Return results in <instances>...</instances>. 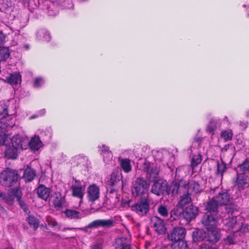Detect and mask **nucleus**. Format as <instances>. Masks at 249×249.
<instances>
[{"label": "nucleus", "instance_id": "f257e3e1", "mask_svg": "<svg viewBox=\"0 0 249 249\" xmlns=\"http://www.w3.org/2000/svg\"><path fill=\"white\" fill-rule=\"evenodd\" d=\"M19 178L18 170L6 168L0 173V185L5 188L12 187Z\"/></svg>", "mask_w": 249, "mask_h": 249}, {"label": "nucleus", "instance_id": "f03ea898", "mask_svg": "<svg viewBox=\"0 0 249 249\" xmlns=\"http://www.w3.org/2000/svg\"><path fill=\"white\" fill-rule=\"evenodd\" d=\"M149 188V183L142 177L137 178L133 182L131 192L135 197L148 196L147 194Z\"/></svg>", "mask_w": 249, "mask_h": 249}, {"label": "nucleus", "instance_id": "7ed1b4c3", "mask_svg": "<svg viewBox=\"0 0 249 249\" xmlns=\"http://www.w3.org/2000/svg\"><path fill=\"white\" fill-rule=\"evenodd\" d=\"M131 210L141 217L147 215L150 211L148 196L139 197L137 201L130 206Z\"/></svg>", "mask_w": 249, "mask_h": 249}, {"label": "nucleus", "instance_id": "20e7f679", "mask_svg": "<svg viewBox=\"0 0 249 249\" xmlns=\"http://www.w3.org/2000/svg\"><path fill=\"white\" fill-rule=\"evenodd\" d=\"M168 183L162 178H159L153 181L151 191L157 196L167 195Z\"/></svg>", "mask_w": 249, "mask_h": 249}, {"label": "nucleus", "instance_id": "39448f33", "mask_svg": "<svg viewBox=\"0 0 249 249\" xmlns=\"http://www.w3.org/2000/svg\"><path fill=\"white\" fill-rule=\"evenodd\" d=\"M11 142L9 144H6L4 154L5 157L9 160H15L18 155V149L21 146L20 140H18V142L14 141V139L11 140Z\"/></svg>", "mask_w": 249, "mask_h": 249}, {"label": "nucleus", "instance_id": "423d86ee", "mask_svg": "<svg viewBox=\"0 0 249 249\" xmlns=\"http://www.w3.org/2000/svg\"><path fill=\"white\" fill-rule=\"evenodd\" d=\"M143 170L149 181L159 179V169L156 164L146 161L143 164Z\"/></svg>", "mask_w": 249, "mask_h": 249}, {"label": "nucleus", "instance_id": "0eeeda50", "mask_svg": "<svg viewBox=\"0 0 249 249\" xmlns=\"http://www.w3.org/2000/svg\"><path fill=\"white\" fill-rule=\"evenodd\" d=\"M219 188L215 187L210 190L211 194H213L215 192H217V194L213 197L219 203L220 206H227L230 202L231 196L227 190H221L218 191Z\"/></svg>", "mask_w": 249, "mask_h": 249}, {"label": "nucleus", "instance_id": "6e6552de", "mask_svg": "<svg viewBox=\"0 0 249 249\" xmlns=\"http://www.w3.org/2000/svg\"><path fill=\"white\" fill-rule=\"evenodd\" d=\"M220 214L206 213L202 218L201 223L207 229H215L218 225Z\"/></svg>", "mask_w": 249, "mask_h": 249}, {"label": "nucleus", "instance_id": "1a4fd4ad", "mask_svg": "<svg viewBox=\"0 0 249 249\" xmlns=\"http://www.w3.org/2000/svg\"><path fill=\"white\" fill-rule=\"evenodd\" d=\"M186 234V229L182 227H176L168 233V239L172 242H175L183 240Z\"/></svg>", "mask_w": 249, "mask_h": 249}, {"label": "nucleus", "instance_id": "9d476101", "mask_svg": "<svg viewBox=\"0 0 249 249\" xmlns=\"http://www.w3.org/2000/svg\"><path fill=\"white\" fill-rule=\"evenodd\" d=\"M184 183L185 181L182 179L173 181L170 185L168 184L167 195L172 196L178 194H181L183 191H185Z\"/></svg>", "mask_w": 249, "mask_h": 249}, {"label": "nucleus", "instance_id": "9b49d317", "mask_svg": "<svg viewBox=\"0 0 249 249\" xmlns=\"http://www.w3.org/2000/svg\"><path fill=\"white\" fill-rule=\"evenodd\" d=\"M151 227L159 234L165 233L166 228L164 220L158 216H153L150 219Z\"/></svg>", "mask_w": 249, "mask_h": 249}, {"label": "nucleus", "instance_id": "f8f14e48", "mask_svg": "<svg viewBox=\"0 0 249 249\" xmlns=\"http://www.w3.org/2000/svg\"><path fill=\"white\" fill-rule=\"evenodd\" d=\"M23 194L21 188L18 187H14L9 190L6 195V203L8 205L12 206L14 203V199L17 200L20 197H22Z\"/></svg>", "mask_w": 249, "mask_h": 249}, {"label": "nucleus", "instance_id": "ddd939ff", "mask_svg": "<svg viewBox=\"0 0 249 249\" xmlns=\"http://www.w3.org/2000/svg\"><path fill=\"white\" fill-rule=\"evenodd\" d=\"M244 235V231L242 228L239 230L237 229L225 238L224 241L226 245H234L239 242Z\"/></svg>", "mask_w": 249, "mask_h": 249}, {"label": "nucleus", "instance_id": "4468645a", "mask_svg": "<svg viewBox=\"0 0 249 249\" xmlns=\"http://www.w3.org/2000/svg\"><path fill=\"white\" fill-rule=\"evenodd\" d=\"M87 197L89 202H94L99 198L100 189L95 184L89 186L87 191Z\"/></svg>", "mask_w": 249, "mask_h": 249}, {"label": "nucleus", "instance_id": "2eb2a0df", "mask_svg": "<svg viewBox=\"0 0 249 249\" xmlns=\"http://www.w3.org/2000/svg\"><path fill=\"white\" fill-rule=\"evenodd\" d=\"M235 185L239 191H243L249 186V176L240 173L236 174Z\"/></svg>", "mask_w": 249, "mask_h": 249}, {"label": "nucleus", "instance_id": "dca6fc26", "mask_svg": "<svg viewBox=\"0 0 249 249\" xmlns=\"http://www.w3.org/2000/svg\"><path fill=\"white\" fill-rule=\"evenodd\" d=\"M197 213V208L191 205L183 209L182 218L187 222H190L196 217Z\"/></svg>", "mask_w": 249, "mask_h": 249}, {"label": "nucleus", "instance_id": "f3484780", "mask_svg": "<svg viewBox=\"0 0 249 249\" xmlns=\"http://www.w3.org/2000/svg\"><path fill=\"white\" fill-rule=\"evenodd\" d=\"M221 232L219 229H208L206 232V241L213 244L218 242L221 238Z\"/></svg>", "mask_w": 249, "mask_h": 249}, {"label": "nucleus", "instance_id": "a211bd4d", "mask_svg": "<svg viewBox=\"0 0 249 249\" xmlns=\"http://www.w3.org/2000/svg\"><path fill=\"white\" fill-rule=\"evenodd\" d=\"M114 225V221L111 219H97L89 224V228H98L102 227L103 228H110Z\"/></svg>", "mask_w": 249, "mask_h": 249}, {"label": "nucleus", "instance_id": "6ab92c4d", "mask_svg": "<svg viewBox=\"0 0 249 249\" xmlns=\"http://www.w3.org/2000/svg\"><path fill=\"white\" fill-rule=\"evenodd\" d=\"M220 205L213 197L209 198L208 201L206 203L205 210L207 213L213 214H219V207Z\"/></svg>", "mask_w": 249, "mask_h": 249}, {"label": "nucleus", "instance_id": "aec40b11", "mask_svg": "<svg viewBox=\"0 0 249 249\" xmlns=\"http://www.w3.org/2000/svg\"><path fill=\"white\" fill-rule=\"evenodd\" d=\"M71 189L73 196L79 198L81 200L83 199L84 195L85 188L83 187L79 180H76L75 181V184L71 186Z\"/></svg>", "mask_w": 249, "mask_h": 249}, {"label": "nucleus", "instance_id": "412c9836", "mask_svg": "<svg viewBox=\"0 0 249 249\" xmlns=\"http://www.w3.org/2000/svg\"><path fill=\"white\" fill-rule=\"evenodd\" d=\"M184 187H185V191H188L190 194L192 193L197 194L201 191L200 184L194 180H191L188 182L185 181Z\"/></svg>", "mask_w": 249, "mask_h": 249}, {"label": "nucleus", "instance_id": "4be33fe9", "mask_svg": "<svg viewBox=\"0 0 249 249\" xmlns=\"http://www.w3.org/2000/svg\"><path fill=\"white\" fill-rule=\"evenodd\" d=\"M122 179V173L119 171H114L110 175L107 181V185L111 187H116Z\"/></svg>", "mask_w": 249, "mask_h": 249}, {"label": "nucleus", "instance_id": "5701e85b", "mask_svg": "<svg viewBox=\"0 0 249 249\" xmlns=\"http://www.w3.org/2000/svg\"><path fill=\"white\" fill-rule=\"evenodd\" d=\"M4 81L12 85H17L21 82V75L18 72L10 73L5 77Z\"/></svg>", "mask_w": 249, "mask_h": 249}, {"label": "nucleus", "instance_id": "b1692460", "mask_svg": "<svg viewBox=\"0 0 249 249\" xmlns=\"http://www.w3.org/2000/svg\"><path fill=\"white\" fill-rule=\"evenodd\" d=\"M221 162H220L218 160H215L213 159H211V161L213 164H215L216 165V175H220L222 178L224 173L226 171L227 169V167L226 162H224L222 159H221Z\"/></svg>", "mask_w": 249, "mask_h": 249}, {"label": "nucleus", "instance_id": "393cba45", "mask_svg": "<svg viewBox=\"0 0 249 249\" xmlns=\"http://www.w3.org/2000/svg\"><path fill=\"white\" fill-rule=\"evenodd\" d=\"M36 193L39 198L46 201L50 196L51 189L44 185L40 184L36 189Z\"/></svg>", "mask_w": 249, "mask_h": 249}, {"label": "nucleus", "instance_id": "a878e982", "mask_svg": "<svg viewBox=\"0 0 249 249\" xmlns=\"http://www.w3.org/2000/svg\"><path fill=\"white\" fill-rule=\"evenodd\" d=\"M206 232L203 230L196 229L192 232V238L194 242L206 241Z\"/></svg>", "mask_w": 249, "mask_h": 249}, {"label": "nucleus", "instance_id": "bb28decb", "mask_svg": "<svg viewBox=\"0 0 249 249\" xmlns=\"http://www.w3.org/2000/svg\"><path fill=\"white\" fill-rule=\"evenodd\" d=\"M179 197V200L178 206L183 208L185 205L189 204L192 201L191 194L189 192L183 191Z\"/></svg>", "mask_w": 249, "mask_h": 249}, {"label": "nucleus", "instance_id": "cd10ccee", "mask_svg": "<svg viewBox=\"0 0 249 249\" xmlns=\"http://www.w3.org/2000/svg\"><path fill=\"white\" fill-rule=\"evenodd\" d=\"M54 197L53 202L54 207L58 209L62 208L65 201V196L60 192H56Z\"/></svg>", "mask_w": 249, "mask_h": 249}, {"label": "nucleus", "instance_id": "c85d7f7f", "mask_svg": "<svg viewBox=\"0 0 249 249\" xmlns=\"http://www.w3.org/2000/svg\"><path fill=\"white\" fill-rule=\"evenodd\" d=\"M118 160L120 162L121 168L124 173H128L132 171V167L130 163V159L119 158Z\"/></svg>", "mask_w": 249, "mask_h": 249}, {"label": "nucleus", "instance_id": "c756f323", "mask_svg": "<svg viewBox=\"0 0 249 249\" xmlns=\"http://www.w3.org/2000/svg\"><path fill=\"white\" fill-rule=\"evenodd\" d=\"M237 173L249 174V158H247L241 163L237 166Z\"/></svg>", "mask_w": 249, "mask_h": 249}, {"label": "nucleus", "instance_id": "7c9ffc66", "mask_svg": "<svg viewBox=\"0 0 249 249\" xmlns=\"http://www.w3.org/2000/svg\"><path fill=\"white\" fill-rule=\"evenodd\" d=\"M36 175V172L35 169L27 167L24 171L23 178L26 182H31L34 180Z\"/></svg>", "mask_w": 249, "mask_h": 249}, {"label": "nucleus", "instance_id": "2f4dec72", "mask_svg": "<svg viewBox=\"0 0 249 249\" xmlns=\"http://www.w3.org/2000/svg\"><path fill=\"white\" fill-rule=\"evenodd\" d=\"M36 37L38 40L47 42L51 38L50 33L45 29H39L36 33Z\"/></svg>", "mask_w": 249, "mask_h": 249}, {"label": "nucleus", "instance_id": "473e14b6", "mask_svg": "<svg viewBox=\"0 0 249 249\" xmlns=\"http://www.w3.org/2000/svg\"><path fill=\"white\" fill-rule=\"evenodd\" d=\"M183 208L180 206H177L174 207L170 212V217L172 218V220H176L178 219L182 218Z\"/></svg>", "mask_w": 249, "mask_h": 249}, {"label": "nucleus", "instance_id": "72a5a7b5", "mask_svg": "<svg viewBox=\"0 0 249 249\" xmlns=\"http://www.w3.org/2000/svg\"><path fill=\"white\" fill-rule=\"evenodd\" d=\"M114 246L115 249H131L130 245L126 243V239L123 237L116 239Z\"/></svg>", "mask_w": 249, "mask_h": 249}, {"label": "nucleus", "instance_id": "f704fd0d", "mask_svg": "<svg viewBox=\"0 0 249 249\" xmlns=\"http://www.w3.org/2000/svg\"><path fill=\"white\" fill-rule=\"evenodd\" d=\"M64 213L68 218L71 219H78L83 217L82 213L74 210L66 209Z\"/></svg>", "mask_w": 249, "mask_h": 249}, {"label": "nucleus", "instance_id": "c9c22d12", "mask_svg": "<svg viewBox=\"0 0 249 249\" xmlns=\"http://www.w3.org/2000/svg\"><path fill=\"white\" fill-rule=\"evenodd\" d=\"M41 142L39 137H35L31 139L29 142V147L32 150L37 151L41 147Z\"/></svg>", "mask_w": 249, "mask_h": 249}, {"label": "nucleus", "instance_id": "e433bc0d", "mask_svg": "<svg viewBox=\"0 0 249 249\" xmlns=\"http://www.w3.org/2000/svg\"><path fill=\"white\" fill-rule=\"evenodd\" d=\"M27 221L30 226L33 228L34 230H36L39 226V220L34 215H29L27 218Z\"/></svg>", "mask_w": 249, "mask_h": 249}, {"label": "nucleus", "instance_id": "4c0bfd02", "mask_svg": "<svg viewBox=\"0 0 249 249\" xmlns=\"http://www.w3.org/2000/svg\"><path fill=\"white\" fill-rule=\"evenodd\" d=\"M202 160V156L200 153H198L196 155H194L190 164L192 170H194L196 167L200 164Z\"/></svg>", "mask_w": 249, "mask_h": 249}, {"label": "nucleus", "instance_id": "58836bf2", "mask_svg": "<svg viewBox=\"0 0 249 249\" xmlns=\"http://www.w3.org/2000/svg\"><path fill=\"white\" fill-rule=\"evenodd\" d=\"M171 247L172 249H188L187 243L184 240L172 243Z\"/></svg>", "mask_w": 249, "mask_h": 249}, {"label": "nucleus", "instance_id": "ea45409f", "mask_svg": "<svg viewBox=\"0 0 249 249\" xmlns=\"http://www.w3.org/2000/svg\"><path fill=\"white\" fill-rule=\"evenodd\" d=\"M233 133L231 129L224 130L221 132L220 137L224 140L225 142H228L232 139Z\"/></svg>", "mask_w": 249, "mask_h": 249}, {"label": "nucleus", "instance_id": "a19ab883", "mask_svg": "<svg viewBox=\"0 0 249 249\" xmlns=\"http://www.w3.org/2000/svg\"><path fill=\"white\" fill-rule=\"evenodd\" d=\"M158 213L163 217H167L169 215V212L165 205H160L157 208Z\"/></svg>", "mask_w": 249, "mask_h": 249}, {"label": "nucleus", "instance_id": "79ce46f5", "mask_svg": "<svg viewBox=\"0 0 249 249\" xmlns=\"http://www.w3.org/2000/svg\"><path fill=\"white\" fill-rule=\"evenodd\" d=\"M237 221L236 217L230 218L226 220L224 224L228 227V230L233 229L236 227L237 225Z\"/></svg>", "mask_w": 249, "mask_h": 249}, {"label": "nucleus", "instance_id": "37998d69", "mask_svg": "<svg viewBox=\"0 0 249 249\" xmlns=\"http://www.w3.org/2000/svg\"><path fill=\"white\" fill-rule=\"evenodd\" d=\"M46 221L49 226L53 229H59L60 228V226L56 220L50 216H47L46 217Z\"/></svg>", "mask_w": 249, "mask_h": 249}, {"label": "nucleus", "instance_id": "c03bdc74", "mask_svg": "<svg viewBox=\"0 0 249 249\" xmlns=\"http://www.w3.org/2000/svg\"><path fill=\"white\" fill-rule=\"evenodd\" d=\"M44 84V79L41 77H37L33 82V87L36 89L40 88Z\"/></svg>", "mask_w": 249, "mask_h": 249}, {"label": "nucleus", "instance_id": "a18cd8bd", "mask_svg": "<svg viewBox=\"0 0 249 249\" xmlns=\"http://www.w3.org/2000/svg\"><path fill=\"white\" fill-rule=\"evenodd\" d=\"M72 160L78 165L80 164H83L85 162L86 157L83 154H79L73 157Z\"/></svg>", "mask_w": 249, "mask_h": 249}, {"label": "nucleus", "instance_id": "49530a36", "mask_svg": "<svg viewBox=\"0 0 249 249\" xmlns=\"http://www.w3.org/2000/svg\"><path fill=\"white\" fill-rule=\"evenodd\" d=\"M108 198L114 203H118L120 200V195L117 193L112 194H108Z\"/></svg>", "mask_w": 249, "mask_h": 249}, {"label": "nucleus", "instance_id": "de8ad7c7", "mask_svg": "<svg viewBox=\"0 0 249 249\" xmlns=\"http://www.w3.org/2000/svg\"><path fill=\"white\" fill-rule=\"evenodd\" d=\"M17 201L19 205L20 208L22 209L24 212L27 213L29 211L28 207L25 202L22 200V197L18 199Z\"/></svg>", "mask_w": 249, "mask_h": 249}, {"label": "nucleus", "instance_id": "09e8293b", "mask_svg": "<svg viewBox=\"0 0 249 249\" xmlns=\"http://www.w3.org/2000/svg\"><path fill=\"white\" fill-rule=\"evenodd\" d=\"M131 200L129 198L128 199H124L122 198L121 201V206L123 208H127L130 206V203L131 202Z\"/></svg>", "mask_w": 249, "mask_h": 249}, {"label": "nucleus", "instance_id": "8fccbe9b", "mask_svg": "<svg viewBox=\"0 0 249 249\" xmlns=\"http://www.w3.org/2000/svg\"><path fill=\"white\" fill-rule=\"evenodd\" d=\"M235 149V147L232 143L226 144L221 149L222 152H227L228 150Z\"/></svg>", "mask_w": 249, "mask_h": 249}, {"label": "nucleus", "instance_id": "3c124183", "mask_svg": "<svg viewBox=\"0 0 249 249\" xmlns=\"http://www.w3.org/2000/svg\"><path fill=\"white\" fill-rule=\"evenodd\" d=\"M7 138L8 136L5 134L0 135V146L5 144Z\"/></svg>", "mask_w": 249, "mask_h": 249}, {"label": "nucleus", "instance_id": "603ef678", "mask_svg": "<svg viewBox=\"0 0 249 249\" xmlns=\"http://www.w3.org/2000/svg\"><path fill=\"white\" fill-rule=\"evenodd\" d=\"M200 249H217L216 248L213 247L206 244H202L200 246Z\"/></svg>", "mask_w": 249, "mask_h": 249}, {"label": "nucleus", "instance_id": "864d4df0", "mask_svg": "<svg viewBox=\"0 0 249 249\" xmlns=\"http://www.w3.org/2000/svg\"><path fill=\"white\" fill-rule=\"evenodd\" d=\"M6 36L2 31H0V44H3L5 42Z\"/></svg>", "mask_w": 249, "mask_h": 249}, {"label": "nucleus", "instance_id": "5fc2aeb1", "mask_svg": "<svg viewBox=\"0 0 249 249\" xmlns=\"http://www.w3.org/2000/svg\"><path fill=\"white\" fill-rule=\"evenodd\" d=\"M100 148H101L100 151L102 153L107 152L109 151V147L105 144H103Z\"/></svg>", "mask_w": 249, "mask_h": 249}, {"label": "nucleus", "instance_id": "6e6d98bb", "mask_svg": "<svg viewBox=\"0 0 249 249\" xmlns=\"http://www.w3.org/2000/svg\"><path fill=\"white\" fill-rule=\"evenodd\" d=\"M6 193L1 192L0 190V198L2 199L3 200H4L5 203H6Z\"/></svg>", "mask_w": 249, "mask_h": 249}, {"label": "nucleus", "instance_id": "4d7b16f0", "mask_svg": "<svg viewBox=\"0 0 249 249\" xmlns=\"http://www.w3.org/2000/svg\"><path fill=\"white\" fill-rule=\"evenodd\" d=\"M202 140V138L201 137L196 136L193 138V142H201Z\"/></svg>", "mask_w": 249, "mask_h": 249}, {"label": "nucleus", "instance_id": "13d9d810", "mask_svg": "<svg viewBox=\"0 0 249 249\" xmlns=\"http://www.w3.org/2000/svg\"><path fill=\"white\" fill-rule=\"evenodd\" d=\"M91 249H102V247L100 244H96L92 246Z\"/></svg>", "mask_w": 249, "mask_h": 249}, {"label": "nucleus", "instance_id": "bf43d9fd", "mask_svg": "<svg viewBox=\"0 0 249 249\" xmlns=\"http://www.w3.org/2000/svg\"><path fill=\"white\" fill-rule=\"evenodd\" d=\"M88 229H90L89 227V224L84 228H78L77 230L83 231H84L85 232H88Z\"/></svg>", "mask_w": 249, "mask_h": 249}, {"label": "nucleus", "instance_id": "052dcab7", "mask_svg": "<svg viewBox=\"0 0 249 249\" xmlns=\"http://www.w3.org/2000/svg\"><path fill=\"white\" fill-rule=\"evenodd\" d=\"M108 192V194H112L113 193H117V191L115 188H111L109 190H107Z\"/></svg>", "mask_w": 249, "mask_h": 249}, {"label": "nucleus", "instance_id": "680f3d73", "mask_svg": "<svg viewBox=\"0 0 249 249\" xmlns=\"http://www.w3.org/2000/svg\"><path fill=\"white\" fill-rule=\"evenodd\" d=\"M6 7H0V11L1 12H5L6 11Z\"/></svg>", "mask_w": 249, "mask_h": 249}, {"label": "nucleus", "instance_id": "e2e57ef3", "mask_svg": "<svg viewBox=\"0 0 249 249\" xmlns=\"http://www.w3.org/2000/svg\"><path fill=\"white\" fill-rule=\"evenodd\" d=\"M77 228H65V229L67 230H77Z\"/></svg>", "mask_w": 249, "mask_h": 249}, {"label": "nucleus", "instance_id": "0e129e2a", "mask_svg": "<svg viewBox=\"0 0 249 249\" xmlns=\"http://www.w3.org/2000/svg\"><path fill=\"white\" fill-rule=\"evenodd\" d=\"M3 249H14L11 246H9L8 247L5 248Z\"/></svg>", "mask_w": 249, "mask_h": 249}, {"label": "nucleus", "instance_id": "69168bd1", "mask_svg": "<svg viewBox=\"0 0 249 249\" xmlns=\"http://www.w3.org/2000/svg\"><path fill=\"white\" fill-rule=\"evenodd\" d=\"M228 207H227V206H226V207H225V208H226L227 210L228 209Z\"/></svg>", "mask_w": 249, "mask_h": 249}, {"label": "nucleus", "instance_id": "338daca9", "mask_svg": "<svg viewBox=\"0 0 249 249\" xmlns=\"http://www.w3.org/2000/svg\"><path fill=\"white\" fill-rule=\"evenodd\" d=\"M0 127H2V124H1L0 123Z\"/></svg>", "mask_w": 249, "mask_h": 249}, {"label": "nucleus", "instance_id": "774afa93", "mask_svg": "<svg viewBox=\"0 0 249 249\" xmlns=\"http://www.w3.org/2000/svg\"><path fill=\"white\" fill-rule=\"evenodd\" d=\"M31 118H34L35 117H34V116H32Z\"/></svg>", "mask_w": 249, "mask_h": 249}]
</instances>
